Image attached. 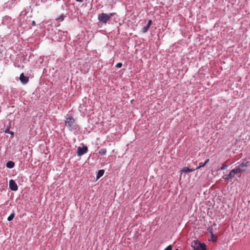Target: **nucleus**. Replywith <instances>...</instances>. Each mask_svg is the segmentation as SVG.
Listing matches in <instances>:
<instances>
[{"mask_svg": "<svg viewBox=\"0 0 250 250\" xmlns=\"http://www.w3.org/2000/svg\"><path fill=\"white\" fill-rule=\"evenodd\" d=\"M242 173H243L242 171H240V168L237 166L234 168L232 169L227 176H223V178L225 180H231L236 175L240 177Z\"/></svg>", "mask_w": 250, "mask_h": 250, "instance_id": "obj_1", "label": "nucleus"}, {"mask_svg": "<svg viewBox=\"0 0 250 250\" xmlns=\"http://www.w3.org/2000/svg\"><path fill=\"white\" fill-rule=\"evenodd\" d=\"M114 15V13L109 14L103 13L98 15V19L100 22L105 24Z\"/></svg>", "mask_w": 250, "mask_h": 250, "instance_id": "obj_2", "label": "nucleus"}, {"mask_svg": "<svg viewBox=\"0 0 250 250\" xmlns=\"http://www.w3.org/2000/svg\"><path fill=\"white\" fill-rule=\"evenodd\" d=\"M191 247L194 250H200L207 248V246L205 243H201L198 240H194L191 243Z\"/></svg>", "mask_w": 250, "mask_h": 250, "instance_id": "obj_3", "label": "nucleus"}, {"mask_svg": "<svg viewBox=\"0 0 250 250\" xmlns=\"http://www.w3.org/2000/svg\"><path fill=\"white\" fill-rule=\"evenodd\" d=\"M65 125L67 126L70 130H72L75 128L76 123L74 119L72 116H68L66 118Z\"/></svg>", "mask_w": 250, "mask_h": 250, "instance_id": "obj_4", "label": "nucleus"}, {"mask_svg": "<svg viewBox=\"0 0 250 250\" xmlns=\"http://www.w3.org/2000/svg\"><path fill=\"white\" fill-rule=\"evenodd\" d=\"M249 163L250 162L246 160H244L241 164H240L237 167L240 168V171L244 173L247 171Z\"/></svg>", "mask_w": 250, "mask_h": 250, "instance_id": "obj_5", "label": "nucleus"}, {"mask_svg": "<svg viewBox=\"0 0 250 250\" xmlns=\"http://www.w3.org/2000/svg\"><path fill=\"white\" fill-rule=\"evenodd\" d=\"M88 151V148L86 146H83L81 147L80 146L78 147V151H77V155L78 156H81L84 154L86 153Z\"/></svg>", "mask_w": 250, "mask_h": 250, "instance_id": "obj_6", "label": "nucleus"}, {"mask_svg": "<svg viewBox=\"0 0 250 250\" xmlns=\"http://www.w3.org/2000/svg\"><path fill=\"white\" fill-rule=\"evenodd\" d=\"M9 188L13 191H16L18 190V186L16 182L13 180H10L9 181Z\"/></svg>", "mask_w": 250, "mask_h": 250, "instance_id": "obj_7", "label": "nucleus"}, {"mask_svg": "<svg viewBox=\"0 0 250 250\" xmlns=\"http://www.w3.org/2000/svg\"><path fill=\"white\" fill-rule=\"evenodd\" d=\"M20 80L22 83L25 84L28 82L29 79L28 77L25 76L24 74L22 73L20 75Z\"/></svg>", "mask_w": 250, "mask_h": 250, "instance_id": "obj_8", "label": "nucleus"}, {"mask_svg": "<svg viewBox=\"0 0 250 250\" xmlns=\"http://www.w3.org/2000/svg\"><path fill=\"white\" fill-rule=\"evenodd\" d=\"M106 149L105 148L100 149L99 151V154L102 156L105 155L106 153Z\"/></svg>", "mask_w": 250, "mask_h": 250, "instance_id": "obj_9", "label": "nucleus"}, {"mask_svg": "<svg viewBox=\"0 0 250 250\" xmlns=\"http://www.w3.org/2000/svg\"><path fill=\"white\" fill-rule=\"evenodd\" d=\"M104 173V170L103 169L100 170L98 171V174L97 175V178L99 179L101 177H102Z\"/></svg>", "mask_w": 250, "mask_h": 250, "instance_id": "obj_10", "label": "nucleus"}, {"mask_svg": "<svg viewBox=\"0 0 250 250\" xmlns=\"http://www.w3.org/2000/svg\"><path fill=\"white\" fill-rule=\"evenodd\" d=\"M6 166L8 168H12L14 166V163L12 161H9L7 163Z\"/></svg>", "mask_w": 250, "mask_h": 250, "instance_id": "obj_11", "label": "nucleus"}, {"mask_svg": "<svg viewBox=\"0 0 250 250\" xmlns=\"http://www.w3.org/2000/svg\"><path fill=\"white\" fill-rule=\"evenodd\" d=\"M15 215L14 212L13 211L7 218V220L11 221L13 219Z\"/></svg>", "mask_w": 250, "mask_h": 250, "instance_id": "obj_12", "label": "nucleus"}, {"mask_svg": "<svg viewBox=\"0 0 250 250\" xmlns=\"http://www.w3.org/2000/svg\"><path fill=\"white\" fill-rule=\"evenodd\" d=\"M182 171L186 173H188V172H192L193 171V170L187 167H185L183 168Z\"/></svg>", "mask_w": 250, "mask_h": 250, "instance_id": "obj_13", "label": "nucleus"}, {"mask_svg": "<svg viewBox=\"0 0 250 250\" xmlns=\"http://www.w3.org/2000/svg\"><path fill=\"white\" fill-rule=\"evenodd\" d=\"M149 27H150L148 25H146V26H145V27H144L143 28V29H142V32L143 33H146L148 31V30L149 29Z\"/></svg>", "mask_w": 250, "mask_h": 250, "instance_id": "obj_14", "label": "nucleus"}, {"mask_svg": "<svg viewBox=\"0 0 250 250\" xmlns=\"http://www.w3.org/2000/svg\"><path fill=\"white\" fill-rule=\"evenodd\" d=\"M211 240L213 242H216L217 239V237L216 236L214 235L213 234H211Z\"/></svg>", "mask_w": 250, "mask_h": 250, "instance_id": "obj_15", "label": "nucleus"}, {"mask_svg": "<svg viewBox=\"0 0 250 250\" xmlns=\"http://www.w3.org/2000/svg\"><path fill=\"white\" fill-rule=\"evenodd\" d=\"M227 167V165L224 163L222 165V167H220V170H224Z\"/></svg>", "mask_w": 250, "mask_h": 250, "instance_id": "obj_16", "label": "nucleus"}, {"mask_svg": "<svg viewBox=\"0 0 250 250\" xmlns=\"http://www.w3.org/2000/svg\"><path fill=\"white\" fill-rule=\"evenodd\" d=\"M205 164L204 163V164H202V163H200L199 164V166L198 167H197V169H199L202 167H204V166H205Z\"/></svg>", "mask_w": 250, "mask_h": 250, "instance_id": "obj_17", "label": "nucleus"}, {"mask_svg": "<svg viewBox=\"0 0 250 250\" xmlns=\"http://www.w3.org/2000/svg\"><path fill=\"white\" fill-rule=\"evenodd\" d=\"M123 64L121 62H119L116 65V67L117 68H121Z\"/></svg>", "mask_w": 250, "mask_h": 250, "instance_id": "obj_18", "label": "nucleus"}, {"mask_svg": "<svg viewBox=\"0 0 250 250\" xmlns=\"http://www.w3.org/2000/svg\"><path fill=\"white\" fill-rule=\"evenodd\" d=\"M164 250H172V247L171 245L168 246Z\"/></svg>", "mask_w": 250, "mask_h": 250, "instance_id": "obj_19", "label": "nucleus"}, {"mask_svg": "<svg viewBox=\"0 0 250 250\" xmlns=\"http://www.w3.org/2000/svg\"><path fill=\"white\" fill-rule=\"evenodd\" d=\"M63 18H64L63 15H62L60 16V17L57 18V20H61V21H63Z\"/></svg>", "mask_w": 250, "mask_h": 250, "instance_id": "obj_20", "label": "nucleus"}, {"mask_svg": "<svg viewBox=\"0 0 250 250\" xmlns=\"http://www.w3.org/2000/svg\"><path fill=\"white\" fill-rule=\"evenodd\" d=\"M10 127H9L5 129V130L4 131V132L6 133H10Z\"/></svg>", "mask_w": 250, "mask_h": 250, "instance_id": "obj_21", "label": "nucleus"}, {"mask_svg": "<svg viewBox=\"0 0 250 250\" xmlns=\"http://www.w3.org/2000/svg\"><path fill=\"white\" fill-rule=\"evenodd\" d=\"M208 230L209 232L211 234H213L212 231V228H208Z\"/></svg>", "mask_w": 250, "mask_h": 250, "instance_id": "obj_22", "label": "nucleus"}, {"mask_svg": "<svg viewBox=\"0 0 250 250\" xmlns=\"http://www.w3.org/2000/svg\"><path fill=\"white\" fill-rule=\"evenodd\" d=\"M151 23H152L151 20H149L148 21V23L147 24V25H148L150 27L151 24Z\"/></svg>", "mask_w": 250, "mask_h": 250, "instance_id": "obj_23", "label": "nucleus"}, {"mask_svg": "<svg viewBox=\"0 0 250 250\" xmlns=\"http://www.w3.org/2000/svg\"><path fill=\"white\" fill-rule=\"evenodd\" d=\"M209 161V159H208L206 160V161L205 162L204 164H205V165H206Z\"/></svg>", "mask_w": 250, "mask_h": 250, "instance_id": "obj_24", "label": "nucleus"}, {"mask_svg": "<svg viewBox=\"0 0 250 250\" xmlns=\"http://www.w3.org/2000/svg\"><path fill=\"white\" fill-rule=\"evenodd\" d=\"M9 134H10L12 135V137H13L14 136V132L12 131H10V133H8Z\"/></svg>", "mask_w": 250, "mask_h": 250, "instance_id": "obj_25", "label": "nucleus"}, {"mask_svg": "<svg viewBox=\"0 0 250 250\" xmlns=\"http://www.w3.org/2000/svg\"><path fill=\"white\" fill-rule=\"evenodd\" d=\"M32 24L33 26L36 25V22H35V21H33L32 22Z\"/></svg>", "mask_w": 250, "mask_h": 250, "instance_id": "obj_26", "label": "nucleus"}, {"mask_svg": "<svg viewBox=\"0 0 250 250\" xmlns=\"http://www.w3.org/2000/svg\"><path fill=\"white\" fill-rule=\"evenodd\" d=\"M78 2H82L83 1V0H76Z\"/></svg>", "mask_w": 250, "mask_h": 250, "instance_id": "obj_27", "label": "nucleus"}, {"mask_svg": "<svg viewBox=\"0 0 250 250\" xmlns=\"http://www.w3.org/2000/svg\"><path fill=\"white\" fill-rule=\"evenodd\" d=\"M201 250H206V248H205V249H201Z\"/></svg>", "mask_w": 250, "mask_h": 250, "instance_id": "obj_28", "label": "nucleus"}, {"mask_svg": "<svg viewBox=\"0 0 250 250\" xmlns=\"http://www.w3.org/2000/svg\"><path fill=\"white\" fill-rule=\"evenodd\" d=\"M175 250H179L177 249H176Z\"/></svg>", "mask_w": 250, "mask_h": 250, "instance_id": "obj_29", "label": "nucleus"}]
</instances>
